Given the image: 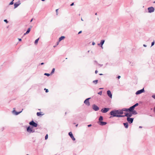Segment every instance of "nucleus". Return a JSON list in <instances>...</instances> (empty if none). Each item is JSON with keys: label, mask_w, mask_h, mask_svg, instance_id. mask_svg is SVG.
I'll use <instances>...</instances> for the list:
<instances>
[{"label": "nucleus", "mask_w": 155, "mask_h": 155, "mask_svg": "<svg viewBox=\"0 0 155 155\" xmlns=\"http://www.w3.org/2000/svg\"><path fill=\"white\" fill-rule=\"evenodd\" d=\"M110 114L113 116V117H117L118 115L117 114V110H114L111 111L110 112Z\"/></svg>", "instance_id": "obj_1"}, {"label": "nucleus", "mask_w": 155, "mask_h": 155, "mask_svg": "<svg viewBox=\"0 0 155 155\" xmlns=\"http://www.w3.org/2000/svg\"><path fill=\"white\" fill-rule=\"evenodd\" d=\"M27 131L29 133H34L35 132V130L33 129V127H31L30 126H28L27 128Z\"/></svg>", "instance_id": "obj_2"}, {"label": "nucleus", "mask_w": 155, "mask_h": 155, "mask_svg": "<svg viewBox=\"0 0 155 155\" xmlns=\"http://www.w3.org/2000/svg\"><path fill=\"white\" fill-rule=\"evenodd\" d=\"M29 124L31 125L32 127H36L38 126V124L35 122L33 120H32L29 123Z\"/></svg>", "instance_id": "obj_3"}, {"label": "nucleus", "mask_w": 155, "mask_h": 155, "mask_svg": "<svg viewBox=\"0 0 155 155\" xmlns=\"http://www.w3.org/2000/svg\"><path fill=\"white\" fill-rule=\"evenodd\" d=\"M138 104H139L138 103H137L136 104H134V105H133V106L130 107V111H132L134 109L135 107L138 106Z\"/></svg>", "instance_id": "obj_4"}, {"label": "nucleus", "mask_w": 155, "mask_h": 155, "mask_svg": "<svg viewBox=\"0 0 155 155\" xmlns=\"http://www.w3.org/2000/svg\"><path fill=\"white\" fill-rule=\"evenodd\" d=\"M90 98H89L86 99L84 102V103L88 106H89L90 105L89 100Z\"/></svg>", "instance_id": "obj_5"}, {"label": "nucleus", "mask_w": 155, "mask_h": 155, "mask_svg": "<svg viewBox=\"0 0 155 155\" xmlns=\"http://www.w3.org/2000/svg\"><path fill=\"white\" fill-rule=\"evenodd\" d=\"M148 10L149 13H151L153 12L154 11V8L153 7H149L148 8Z\"/></svg>", "instance_id": "obj_6"}, {"label": "nucleus", "mask_w": 155, "mask_h": 155, "mask_svg": "<svg viewBox=\"0 0 155 155\" xmlns=\"http://www.w3.org/2000/svg\"><path fill=\"white\" fill-rule=\"evenodd\" d=\"M93 109L95 111H97L99 110V107L95 104H93L92 106Z\"/></svg>", "instance_id": "obj_7"}, {"label": "nucleus", "mask_w": 155, "mask_h": 155, "mask_svg": "<svg viewBox=\"0 0 155 155\" xmlns=\"http://www.w3.org/2000/svg\"><path fill=\"white\" fill-rule=\"evenodd\" d=\"M144 91V88H143V89H141L137 91L136 93V95L140 94L143 92Z\"/></svg>", "instance_id": "obj_8"}, {"label": "nucleus", "mask_w": 155, "mask_h": 155, "mask_svg": "<svg viewBox=\"0 0 155 155\" xmlns=\"http://www.w3.org/2000/svg\"><path fill=\"white\" fill-rule=\"evenodd\" d=\"M109 110V108H104L101 110V111L103 113L107 112Z\"/></svg>", "instance_id": "obj_9"}, {"label": "nucleus", "mask_w": 155, "mask_h": 155, "mask_svg": "<svg viewBox=\"0 0 155 155\" xmlns=\"http://www.w3.org/2000/svg\"><path fill=\"white\" fill-rule=\"evenodd\" d=\"M127 120L130 124H131L133 121L134 118L128 117L127 118Z\"/></svg>", "instance_id": "obj_10"}, {"label": "nucleus", "mask_w": 155, "mask_h": 155, "mask_svg": "<svg viewBox=\"0 0 155 155\" xmlns=\"http://www.w3.org/2000/svg\"><path fill=\"white\" fill-rule=\"evenodd\" d=\"M105 41L104 40H101V42L100 43L98 44V45L100 46L102 48H103V47L102 46L104 44V42Z\"/></svg>", "instance_id": "obj_11"}, {"label": "nucleus", "mask_w": 155, "mask_h": 155, "mask_svg": "<svg viewBox=\"0 0 155 155\" xmlns=\"http://www.w3.org/2000/svg\"><path fill=\"white\" fill-rule=\"evenodd\" d=\"M21 3L20 1H18V2L15 3L14 4V8H15L17 7Z\"/></svg>", "instance_id": "obj_12"}, {"label": "nucleus", "mask_w": 155, "mask_h": 155, "mask_svg": "<svg viewBox=\"0 0 155 155\" xmlns=\"http://www.w3.org/2000/svg\"><path fill=\"white\" fill-rule=\"evenodd\" d=\"M68 134L73 140H75V139L74 137L71 132H69Z\"/></svg>", "instance_id": "obj_13"}, {"label": "nucleus", "mask_w": 155, "mask_h": 155, "mask_svg": "<svg viewBox=\"0 0 155 155\" xmlns=\"http://www.w3.org/2000/svg\"><path fill=\"white\" fill-rule=\"evenodd\" d=\"M99 124L101 126H104L106 125L107 123L106 122H103L101 121H99L98 122Z\"/></svg>", "instance_id": "obj_14"}, {"label": "nucleus", "mask_w": 155, "mask_h": 155, "mask_svg": "<svg viewBox=\"0 0 155 155\" xmlns=\"http://www.w3.org/2000/svg\"><path fill=\"white\" fill-rule=\"evenodd\" d=\"M107 94L110 98H112V94L110 90H108L107 91Z\"/></svg>", "instance_id": "obj_15"}, {"label": "nucleus", "mask_w": 155, "mask_h": 155, "mask_svg": "<svg viewBox=\"0 0 155 155\" xmlns=\"http://www.w3.org/2000/svg\"><path fill=\"white\" fill-rule=\"evenodd\" d=\"M124 114H125V116H126V117H128L130 118V117H131L132 116V114H129L127 113H124Z\"/></svg>", "instance_id": "obj_16"}, {"label": "nucleus", "mask_w": 155, "mask_h": 155, "mask_svg": "<svg viewBox=\"0 0 155 155\" xmlns=\"http://www.w3.org/2000/svg\"><path fill=\"white\" fill-rule=\"evenodd\" d=\"M118 115H121L124 113L122 110H117Z\"/></svg>", "instance_id": "obj_17"}, {"label": "nucleus", "mask_w": 155, "mask_h": 155, "mask_svg": "<svg viewBox=\"0 0 155 155\" xmlns=\"http://www.w3.org/2000/svg\"><path fill=\"white\" fill-rule=\"evenodd\" d=\"M123 111H129V112L130 111V108H123L122 109Z\"/></svg>", "instance_id": "obj_18"}, {"label": "nucleus", "mask_w": 155, "mask_h": 155, "mask_svg": "<svg viewBox=\"0 0 155 155\" xmlns=\"http://www.w3.org/2000/svg\"><path fill=\"white\" fill-rule=\"evenodd\" d=\"M130 112H132L131 114H134V115H136V114H137L136 111L135 110H133L132 111H130Z\"/></svg>", "instance_id": "obj_19"}, {"label": "nucleus", "mask_w": 155, "mask_h": 155, "mask_svg": "<svg viewBox=\"0 0 155 155\" xmlns=\"http://www.w3.org/2000/svg\"><path fill=\"white\" fill-rule=\"evenodd\" d=\"M30 30H31L30 28H28L27 31L24 34V35H25L26 34H28L30 32Z\"/></svg>", "instance_id": "obj_20"}, {"label": "nucleus", "mask_w": 155, "mask_h": 155, "mask_svg": "<svg viewBox=\"0 0 155 155\" xmlns=\"http://www.w3.org/2000/svg\"><path fill=\"white\" fill-rule=\"evenodd\" d=\"M124 125L126 128H128V123L127 122L124 123Z\"/></svg>", "instance_id": "obj_21"}, {"label": "nucleus", "mask_w": 155, "mask_h": 155, "mask_svg": "<svg viewBox=\"0 0 155 155\" xmlns=\"http://www.w3.org/2000/svg\"><path fill=\"white\" fill-rule=\"evenodd\" d=\"M65 38V37L64 36H62L59 39V41H60Z\"/></svg>", "instance_id": "obj_22"}, {"label": "nucleus", "mask_w": 155, "mask_h": 155, "mask_svg": "<svg viewBox=\"0 0 155 155\" xmlns=\"http://www.w3.org/2000/svg\"><path fill=\"white\" fill-rule=\"evenodd\" d=\"M13 111L15 112V114L16 115H17L18 114H19L20 113H21L22 112V111H21L19 112H16L15 110H14Z\"/></svg>", "instance_id": "obj_23"}, {"label": "nucleus", "mask_w": 155, "mask_h": 155, "mask_svg": "<svg viewBox=\"0 0 155 155\" xmlns=\"http://www.w3.org/2000/svg\"><path fill=\"white\" fill-rule=\"evenodd\" d=\"M38 41H39V38H38L37 39H36L35 40V45L37 44Z\"/></svg>", "instance_id": "obj_24"}, {"label": "nucleus", "mask_w": 155, "mask_h": 155, "mask_svg": "<svg viewBox=\"0 0 155 155\" xmlns=\"http://www.w3.org/2000/svg\"><path fill=\"white\" fill-rule=\"evenodd\" d=\"M97 82H98V80H94V81H93V82L94 84H97Z\"/></svg>", "instance_id": "obj_25"}, {"label": "nucleus", "mask_w": 155, "mask_h": 155, "mask_svg": "<svg viewBox=\"0 0 155 155\" xmlns=\"http://www.w3.org/2000/svg\"><path fill=\"white\" fill-rule=\"evenodd\" d=\"M103 120V117L102 116H100L99 118V121H101Z\"/></svg>", "instance_id": "obj_26"}, {"label": "nucleus", "mask_w": 155, "mask_h": 155, "mask_svg": "<svg viewBox=\"0 0 155 155\" xmlns=\"http://www.w3.org/2000/svg\"><path fill=\"white\" fill-rule=\"evenodd\" d=\"M54 71H55V68H53V69H52V71H51V74H52L54 72Z\"/></svg>", "instance_id": "obj_27"}, {"label": "nucleus", "mask_w": 155, "mask_h": 155, "mask_svg": "<svg viewBox=\"0 0 155 155\" xmlns=\"http://www.w3.org/2000/svg\"><path fill=\"white\" fill-rule=\"evenodd\" d=\"M125 116H125V115H118V116H117V117H124Z\"/></svg>", "instance_id": "obj_28"}, {"label": "nucleus", "mask_w": 155, "mask_h": 155, "mask_svg": "<svg viewBox=\"0 0 155 155\" xmlns=\"http://www.w3.org/2000/svg\"><path fill=\"white\" fill-rule=\"evenodd\" d=\"M44 75H45L47 76H50V74H48V73H45L44 74Z\"/></svg>", "instance_id": "obj_29"}, {"label": "nucleus", "mask_w": 155, "mask_h": 155, "mask_svg": "<svg viewBox=\"0 0 155 155\" xmlns=\"http://www.w3.org/2000/svg\"><path fill=\"white\" fill-rule=\"evenodd\" d=\"M14 0H13V1H12L9 4V5H12L14 3V2H13V1H14Z\"/></svg>", "instance_id": "obj_30"}, {"label": "nucleus", "mask_w": 155, "mask_h": 155, "mask_svg": "<svg viewBox=\"0 0 155 155\" xmlns=\"http://www.w3.org/2000/svg\"><path fill=\"white\" fill-rule=\"evenodd\" d=\"M102 94V91H101L99 92L98 93V94H99V95H101Z\"/></svg>", "instance_id": "obj_31"}, {"label": "nucleus", "mask_w": 155, "mask_h": 155, "mask_svg": "<svg viewBox=\"0 0 155 155\" xmlns=\"http://www.w3.org/2000/svg\"><path fill=\"white\" fill-rule=\"evenodd\" d=\"M48 134H46V136H45V140H47L48 138Z\"/></svg>", "instance_id": "obj_32"}, {"label": "nucleus", "mask_w": 155, "mask_h": 155, "mask_svg": "<svg viewBox=\"0 0 155 155\" xmlns=\"http://www.w3.org/2000/svg\"><path fill=\"white\" fill-rule=\"evenodd\" d=\"M44 90H45V92L46 93H47L48 92V89H46V88H45L44 89Z\"/></svg>", "instance_id": "obj_33"}, {"label": "nucleus", "mask_w": 155, "mask_h": 155, "mask_svg": "<svg viewBox=\"0 0 155 155\" xmlns=\"http://www.w3.org/2000/svg\"><path fill=\"white\" fill-rule=\"evenodd\" d=\"M44 114H42V112H39V116H41L42 115H43Z\"/></svg>", "instance_id": "obj_34"}, {"label": "nucleus", "mask_w": 155, "mask_h": 155, "mask_svg": "<svg viewBox=\"0 0 155 155\" xmlns=\"http://www.w3.org/2000/svg\"><path fill=\"white\" fill-rule=\"evenodd\" d=\"M58 9H56V15H58Z\"/></svg>", "instance_id": "obj_35"}, {"label": "nucleus", "mask_w": 155, "mask_h": 155, "mask_svg": "<svg viewBox=\"0 0 155 155\" xmlns=\"http://www.w3.org/2000/svg\"><path fill=\"white\" fill-rule=\"evenodd\" d=\"M154 42L153 41V42H152L151 43V46H153L154 45Z\"/></svg>", "instance_id": "obj_36"}, {"label": "nucleus", "mask_w": 155, "mask_h": 155, "mask_svg": "<svg viewBox=\"0 0 155 155\" xmlns=\"http://www.w3.org/2000/svg\"><path fill=\"white\" fill-rule=\"evenodd\" d=\"M4 21L5 22H6V23H8V21L7 20V19H5V20H4Z\"/></svg>", "instance_id": "obj_37"}, {"label": "nucleus", "mask_w": 155, "mask_h": 155, "mask_svg": "<svg viewBox=\"0 0 155 155\" xmlns=\"http://www.w3.org/2000/svg\"><path fill=\"white\" fill-rule=\"evenodd\" d=\"M152 97H153V98L154 99H155V95H153L152 96Z\"/></svg>", "instance_id": "obj_38"}, {"label": "nucleus", "mask_w": 155, "mask_h": 155, "mask_svg": "<svg viewBox=\"0 0 155 155\" xmlns=\"http://www.w3.org/2000/svg\"><path fill=\"white\" fill-rule=\"evenodd\" d=\"M74 5V3H71V5H70V6H72L73 5Z\"/></svg>", "instance_id": "obj_39"}, {"label": "nucleus", "mask_w": 155, "mask_h": 155, "mask_svg": "<svg viewBox=\"0 0 155 155\" xmlns=\"http://www.w3.org/2000/svg\"><path fill=\"white\" fill-rule=\"evenodd\" d=\"M97 64L99 65L101 67V66H103V64Z\"/></svg>", "instance_id": "obj_40"}, {"label": "nucleus", "mask_w": 155, "mask_h": 155, "mask_svg": "<svg viewBox=\"0 0 155 155\" xmlns=\"http://www.w3.org/2000/svg\"><path fill=\"white\" fill-rule=\"evenodd\" d=\"M81 32H82V31H79V32L78 33V34H81Z\"/></svg>", "instance_id": "obj_41"}, {"label": "nucleus", "mask_w": 155, "mask_h": 155, "mask_svg": "<svg viewBox=\"0 0 155 155\" xmlns=\"http://www.w3.org/2000/svg\"><path fill=\"white\" fill-rule=\"evenodd\" d=\"M91 126V124H89V125H88V126H87L88 127H90Z\"/></svg>", "instance_id": "obj_42"}, {"label": "nucleus", "mask_w": 155, "mask_h": 155, "mask_svg": "<svg viewBox=\"0 0 155 155\" xmlns=\"http://www.w3.org/2000/svg\"><path fill=\"white\" fill-rule=\"evenodd\" d=\"M37 116H39V112H37Z\"/></svg>", "instance_id": "obj_43"}, {"label": "nucleus", "mask_w": 155, "mask_h": 155, "mask_svg": "<svg viewBox=\"0 0 155 155\" xmlns=\"http://www.w3.org/2000/svg\"><path fill=\"white\" fill-rule=\"evenodd\" d=\"M120 76H118V77H117V78L118 79H120Z\"/></svg>", "instance_id": "obj_44"}, {"label": "nucleus", "mask_w": 155, "mask_h": 155, "mask_svg": "<svg viewBox=\"0 0 155 155\" xmlns=\"http://www.w3.org/2000/svg\"><path fill=\"white\" fill-rule=\"evenodd\" d=\"M153 111L155 113V106L153 108Z\"/></svg>", "instance_id": "obj_45"}, {"label": "nucleus", "mask_w": 155, "mask_h": 155, "mask_svg": "<svg viewBox=\"0 0 155 155\" xmlns=\"http://www.w3.org/2000/svg\"><path fill=\"white\" fill-rule=\"evenodd\" d=\"M18 39L19 41H21V38H18Z\"/></svg>", "instance_id": "obj_46"}, {"label": "nucleus", "mask_w": 155, "mask_h": 155, "mask_svg": "<svg viewBox=\"0 0 155 155\" xmlns=\"http://www.w3.org/2000/svg\"><path fill=\"white\" fill-rule=\"evenodd\" d=\"M98 72V71L97 70H96L95 71V73L97 74Z\"/></svg>", "instance_id": "obj_47"}, {"label": "nucleus", "mask_w": 155, "mask_h": 155, "mask_svg": "<svg viewBox=\"0 0 155 155\" xmlns=\"http://www.w3.org/2000/svg\"><path fill=\"white\" fill-rule=\"evenodd\" d=\"M95 44V42H92V45H94Z\"/></svg>", "instance_id": "obj_48"}, {"label": "nucleus", "mask_w": 155, "mask_h": 155, "mask_svg": "<svg viewBox=\"0 0 155 155\" xmlns=\"http://www.w3.org/2000/svg\"><path fill=\"white\" fill-rule=\"evenodd\" d=\"M143 46L144 47H147V45H144H144H143Z\"/></svg>", "instance_id": "obj_49"}, {"label": "nucleus", "mask_w": 155, "mask_h": 155, "mask_svg": "<svg viewBox=\"0 0 155 155\" xmlns=\"http://www.w3.org/2000/svg\"><path fill=\"white\" fill-rule=\"evenodd\" d=\"M44 64V63H42L41 64V65H43Z\"/></svg>", "instance_id": "obj_50"}, {"label": "nucleus", "mask_w": 155, "mask_h": 155, "mask_svg": "<svg viewBox=\"0 0 155 155\" xmlns=\"http://www.w3.org/2000/svg\"><path fill=\"white\" fill-rule=\"evenodd\" d=\"M103 89V88H100L99 89Z\"/></svg>", "instance_id": "obj_51"}, {"label": "nucleus", "mask_w": 155, "mask_h": 155, "mask_svg": "<svg viewBox=\"0 0 155 155\" xmlns=\"http://www.w3.org/2000/svg\"><path fill=\"white\" fill-rule=\"evenodd\" d=\"M139 127L140 128H142V126H140V127Z\"/></svg>", "instance_id": "obj_52"}, {"label": "nucleus", "mask_w": 155, "mask_h": 155, "mask_svg": "<svg viewBox=\"0 0 155 155\" xmlns=\"http://www.w3.org/2000/svg\"><path fill=\"white\" fill-rule=\"evenodd\" d=\"M94 62L96 63H97V62L96 61H94Z\"/></svg>", "instance_id": "obj_53"}, {"label": "nucleus", "mask_w": 155, "mask_h": 155, "mask_svg": "<svg viewBox=\"0 0 155 155\" xmlns=\"http://www.w3.org/2000/svg\"><path fill=\"white\" fill-rule=\"evenodd\" d=\"M99 75H103V74H99Z\"/></svg>", "instance_id": "obj_54"}, {"label": "nucleus", "mask_w": 155, "mask_h": 155, "mask_svg": "<svg viewBox=\"0 0 155 155\" xmlns=\"http://www.w3.org/2000/svg\"><path fill=\"white\" fill-rule=\"evenodd\" d=\"M32 20H33V19H32L31 20V21H30V22H31V21H32Z\"/></svg>", "instance_id": "obj_55"}, {"label": "nucleus", "mask_w": 155, "mask_h": 155, "mask_svg": "<svg viewBox=\"0 0 155 155\" xmlns=\"http://www.w3.org/2000/svg\"><path fill=\"white\" fill-rule=\"evenodd\" d=\"M81 21H83V19H82V18H81Z\"/></svg>", "instance_id": "obj_56"}, {"label": "nucleus", "mask_w": 155, "mask_h": 155, "mask_svg": "<svg viewBox=\"0 0 155 155\" xmlns=\"http://www.w3.org/2000/svg\"><path fill=\"white\" fill-rule=\"evenodd\" d=\"M45 0H41V1H45Z\"/></svg>", "instance_id": "obj_57"}, {"label": "nucleus", "mask_w": 155, "mask_h": 155, "mask_svg": "<svg viewBox=\"0 0 155 155\" xmlns=\"http://www.w3.org/2000/svg\"><path fill=\"white\" fill-rule=\"evenodd\" d=\"M78 125V124H77V125H76V127H77Z\"/></svg>", "instance_id": "obj_58"}, {"label": "nucleus", "mask_w": 155, "mask_h": 155, "mask_svg": "<svg viewBox=\"0 0 155 155\" xmlns=\"http://www.w3.org/2000/svg\"><path fill=\"white\" fill-rule=\"evenodd\" d=\"M153 3H155V1H154V2H153Z\"/></svg>", "instance_id": "obj_59"}, {"label": "nucleus", "mask_w": 155, "mask_h": 155, "mask_svg": "<svg viewBox=\"0 0 155 155\" xmlns=\"http://www.w3.org/2000/svg\"><path fill=\"white\" fill-rule=\"evenodd\" d=\"M95 15H97V13H95Z\"/></svg>", "instance_id": "obj_60"}, {"label": "nucleus", "mask_w": 155, "mask_h": 155, "mask_svg": "<svg viewBox=\"0 0 155 155\" xmlns=\"http://www.w3.org/2000/svg\"><path fill=\"white\" fill-rule=\"evenodd\" d=\"M107 63H106V64L107 65Z\"/></svg>", "instance_id": "obj_61"}]
</instances>
